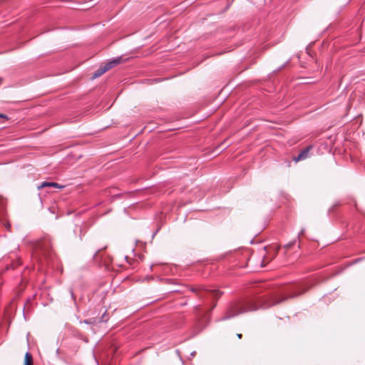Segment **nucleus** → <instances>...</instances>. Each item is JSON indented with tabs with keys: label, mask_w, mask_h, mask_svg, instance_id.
<instances>
[{
	"label": "nucleus",
	"mask_w": 365,
	"mask_h": 365,
	"mask_svg": "<svg viewBox=\"0 0 365 365\" xmlns=\"http://www.w3.org/2000/svg\"><path fill=\"white\" fill-rule=\"evenodd\" d=\"M106 71H106V68H105L104 65L101 66L100 68L93 73L92 78L93 79L97 78L100 77L101 76H102L103 73H105Z\"/></svg>",
	"instance_id": "nucleus-8"
},
{
	"label": "nucleus",
	"mask_w": 365,
	"mask_h": 365,
	"mask_svg": "<svg viewBox=\"0 0 365 365\" xmlns=\"http://www.w3.org/2000/svg\"><path fill=\"white\" fill-rule=\"evenodd\" d=\"M190 291L195 293L200 299H205L208 297L217 299L221 296L220 291L216 289H207L203 286L191 287Z\"/></svg>",
	"instance_id": "nucleus-3"
},
{
	"label": "nucleus",
	"mask_w": 365,
	"mask_h": 365,
	"mask_svg": "<svg viewBox=\"0 0 365 365\" xmlns=\"http://www.w3.org/2000/svg\"><path fill=\"white\" fill-rule=\"evenodd\" d=\"M123 60L122 57H118V58H113V59L110 60V61L107 62L106 63H105L104 66L106 68V71H108L113 67L123 63Z\"/></svg>",
	"instance_id": "nucleus-6"
},
{
	"label": "nucleus",
	"mask_w": 365,
	"mask_h": 365,
	"mask_svg": "<svg viewBox=\"0 0 365 365\" xmlns=\"http://www.w3.org/2000/svg\"><path fill=\"white\" fill-rule=\"evenodd\" d=\"M311 146L306 147L304 150H302L298 156L294 157L293 160L296 163L299 162V160H305L308 158L309 151L311 150Z\"/></svg>",
	"instance_id": "nucleus-4"
},
{
	"label": "nucleus",
	"mask_w": 365,
	"mask_h": 365,
	"mask_svg": "<svg viewBox=\"0 0 365 365\" xmlns=\"http://www.w3.org/2000/svg\"><path fill=\"white\" fill-rule=\"evenodd\" d=\"M0 118L8 119V117L6 115L0 113Z\"/></svg>",
	"instance_id": "nucleus-12"
},
{
	"label": "nucleus",
	"mask_w": 365,
	"mask_h": 365,
	"mask_svg": "<svg viewBox=\"0 0 365 365\" xmlns=\"http://www.w3.org/2000/svg\"><path fill=\"white\" fill-rule=\"evenodd\" d=\"M307 289L304 288L302 286H297L294 287V289L292 291H289L288 293L284 294L283 296L277 297L272 299L267 304H261L260 307L263 308H267L270 306L281 303L284 301H285L287 299L289 298H294L297 296H299L300 294H302L306 292Z\"/></svg>",
	"instance_id": "nucleus-1"
},
{
	"label": "nucleus",
	"mask_w": 365,
	"mask_h": 365,
	"mask_svg": "<svg viewBox=\"0 0 365 365\" xmlns=\"http://www.w3.org/2000/svg\"><path fill=\"white\" fill-rule=\"evenodd\" d=\"M295 242H296V241H295V240H294V241H292V242H289L288 244L285 245H284V247H285L286 249H289V248H291V247H292L295 244Z\"/></svg>",
	"instance_id": "nucleus-10"
},
{
	"label": "nucleus",
	"mask_w": 365,
	"mask_h": 365,
	"mask_svg": "<svg viewBox=\"0 0 365 365\" xmlns=\"http://www.w3.org/2000/svg\"><path fill=\"white\" fill-rule=\"evenodd\" d=\"M24 365H33V357L29 352L25 354Z\"/></svg>",
	"instance_id": "nucleus-9"
},
{
	"label": "nucleus",
	"mask_w": 365,
	"mask_h": 365,
	"mask_svg": "<svg viewBox=\"0 0 365 365\" xmlns=\"http://www.w3.org/2000/svg\"><path fill=\"white\" fill-rule=\"evenodd\" d=\"M46 187H54V188H63V187H64L63 185H60L57 182H42V184L41 185H39L38 187V189H41V188Z\"/></svg>",
	"instance_id": "nucleus-7"
},
{
	"label": "nucleus",
	"mask_w": 365,
	"mask_h": 365,
	"mask_svg": "<svg viewBox=\"0 0 365 365\" xmlns=\"http://www.w3.org/2000/svg\"><path fill=\"white\" fill-rule=\"evenodd\" d=\"M71 294L72 297H73V292L72 290L71 291Z\"/></svg>",
	"instance_id": "nucleus-16"
},
{
	"label": "nucleus",
	"mask_w": 365,
	"mask_h": 365,
	"mask_svg": "<svg viewBox=\"0 0 365 365\" xmlns=\"http://www.w3.org/2000/svg\"><path fill=\"white\" fill-rule=\"evenodd\" d=\"M99 252H100V250H98V251L96 252V253L94 254V257H97Z\"/></svg>",
	"instance_id": "nucleus-13"
},
{
	"label": "nucleus",
	"mask_w": 365,
	"mask_h": 365,
	"mask_svg": "<svg viewBox=\"0 0 365 365\" xmlns=\"http://www.w3.org/2000/svg\"><path fill=\"white\" fill-rule=\"evenodd\" d=\"M123 60L122 57H118V58H113V59L110 60V61L107 62L106 63H105L104 66L106 68V71H108L113 67L123 63Z\"/></svg>",
	"instance_id": "nucleus-5"
},
{
	"label": "nucleus",
	"mask_w": 365,
	"mask_h": 365,
	"mask_svg": "<svg viewBox=\"0 0 365 365\" xmlns=\"http://www.w3.org/2000/svg\"><path fill=\"white\" fill-rule=\"evenodd\" d=\"M304 233V230H301V232L298 235V237H299L301 235H302Z\"/></svg>",
	"instance_id": "nucleus-14"
},
{
	"label": "nucleus",
	"mask_w": 365,
	"mask_h": 365,
	"mask_svg": "<svg viewBox=\"0 0 365 365\" xmlns=\"http://www.w3.org/2000/svg\"><path fill=\"white\" fill-rule=\"evenodd\" d=\"M258 309V306L253 305L251 307L245 308L240 303H234L232 304L228 308L226 315L224 317V319H230L232 317L237 316L240 313H243L247 311H254Z\"/></svg>",
	"instance_id": "nucleus-2"
},
{
	"label": "nucleus",
	"mask_w": 365,
	"mask_h": 365,
	"mask_svg": "<svg viewBox=\"0 0 365 365\" xmlns=\"http://www.w3.org/2000/svg\"><path fill=\"white\" fill-rule=\"evenodd\" d=\"M237 336V337H238L239 339H241V338H242V334H238Z\"/></svg>",
	"instance_id": "nucleus-15"
},
{
	"label": "nucleus",
	"mask_w": 365,
	"mask_h": 365,
	"mask_svg": "<svg viewBox=\"0 0 365 365\" xmlns=\"http://www.w3.org/2000/svg\"><path fill=\"white\" fill-rule=\"evenodd\" d=\"M20 264H21V262H19V260H18V262L16 263H12L11 264V267L12 268H15L16 267L19 266Z\"/></svg>",
	"instance_id": "nucleus-11"
}]
</instances>
